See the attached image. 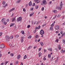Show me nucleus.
I'll use <instances>...</instances> for the list:
<instances>
[{"label":"nucleus","instance_id":"1","mask_svg":"<svg viewBox=\"0 0 65 65\" xmlns=\"http://www.w3.org/2000/svg\"><path fill=\"white\" fill-rule=\"evenodd\" d=\"M60 7H59L58 6H56V9L61 10V9L62 8V7H63V6H62V4L61 5H60Z\"/></svg>","mask_w":65,"mask_h":65},{"label":"nucleus","instance_id":"2","mask_svg":"<svg viewBox=\"0 0 65 65\" xmlns=\"http://www.w3.org/2000/svg\"><path fill=\"white\" fill-rule=\"evenodd\" d=\"M40 33L41 35H42L41 37H43V34H44V31H43V30H41Z\"/></svg>","mask_w":65,"mask_h":65},{"label":"nucleus","instance_id":"3","mask_svg":"<svg viewBox=\"0 0 65 65\" xmlns=\"http://www.w3.org/2000/svg\"><path fill=\"white\" fill-rule=\"evenodd\" d=\"M17 20V22H19V21L20 22H21L22 21V18L21 17H20L18 18Z\"/></svg>","mask_w":65,"mask_h":65},{"label":"nucleus","instance_id":"4","mask_svg":"<svg viewBox=\"0 0 65 65\" xmlns=\"http://www.w3.org/2000/svg\"><path fill=\"white\" fill-rule=\"evenodd\" d=\"M9 37L8 36H6V41H9Z\"/></svg>","mask_w":65,"mask_h":65},{"label":"nucleus","instance_id":"5","mask_svg":"<svg viewBox=\"0 0 65 65\" xmlns=\"http://www.w3.org/2000/svg\"><path fill=\"white\" fill-rule=\"evenodd\" d=\"M5 45H4V44H2L0 45V48H3L5 47Z\"/></svg>","mask_w":65,"mask_h":65},{"label":"nucleus","instance_id":"6","mask_svg":"<svg viewBox=\"0 0 65 65\" xmlns=\"http://www.w3.org/2000/svg\"><path fill=\"white\" fill-rule=\"evenodd\" d=\"M24 37L23 36L21 37V42L23 43L24 42Z\"/></svg>","mask_w":65,"mask_h":65},{"label":"nucleus","instance_id":"7","mask_svg":"<svg viewBox=\"0 0 65 65\" xmlns=\"http://www.w3.org/2000/svg\"><path fill=\"white\" fill-rule=\"evenodd\" d=\"M42 4H44V5H46L47 4V2H46L45 0H43L42 1Z\"/></svg>","mask_w":65,"mask_h":65},{"label":"nucleus","instance_id":"8","mask_svg":"<svg viewBox=\"0 0 65 65\" xmlns=\"http://www.w3.org/2000/svg\"><path fill=\"white\" fill-rule=\"evenodd\" d=\"M21 55H18L17 57V59H18L19 60V59H20V58H21Z\"/></svg>","mask_w":65,"mask_h":65},{"label":"nucleus","instance_id":"9","mask_svg":"<svg viewBox=\"0 0 65 65\" xmlns=\"http://www.w3.org/2000/svg\"><path fill=\"white\" fill-rule=\"evenodd\" d=\"M1 21L2 23H4L5 21V19L4 18L2 19Z\"/></svg>","mask_w":65,"mask_h":65},{"label":"nucleus","instance_id":"10","mask_svg":"<svg viewBox=\"0 0 65 65\" xmlns=\"http://www.w3.org/2000/svg\"><path fill=\"white\" fill-rule=\"evenodd\" d=\"M60 27L58 25L56 26L55 27V29L56 30H58L59 29Z\"/></svg>","mask_w":65,"mask_h":65},{"label":"nucleus","instance_id":"11","mask_svg":"<svg viewBox=\"0 0 65 65\" xmlns=\"http://www.w3.org/2000/svg\"><path fill=\"white\" fill-rule=\"evenodd\" d=\"M52 11L55 13H57V10H54Z\"/></svg>","mask_w":65,"mask_h":65},{"label":"nucleus","instance_id":"12","mask_svg":"<svg viewBox=\"0 0 65 65\" xmlns=\"http://www.w3.org/2000/svg\"><path fill=\"white\" fill-rule=\"evenodd\" d=\"M59 57L58 56L57 57L56 60L55 61V63H56V62H58V60H59Z\"/></svg>","mask_w":65,"mask_h":65},{"label":"nucleus","instance_id":"13","mask_svg":"<svg viewBox=\"0 0 65 65\" xmlns=\"http://www.w3.org/2000/svg\"><path fill=\"white\" fill-rule=\"evenodd\" d=\"M41 1L40 0H37L35 2L36 3H39V2H40Z\"/></svg>","mask_w":65,"mask_h":65},{"label":"nucleus","instance_id":"14","mask_svg":"<svg viewBox=\"0 0 65 65\" xmlns=\"http://www.w3.org/2000/svg\"><path fill=\"white\" fill-rule=\"evenodd\" d=\"M42 56V53H41L40 52L39 53V57H41Z\"/></svg>","mask_w":65,"mask_h":65},{"label":"nucleus","instance_id":"15","mask_svg":"<svg viewBox=\"0 0 65 65\" xmlns=\"http://www.w3.org/2000/svg\"><path fill=\"white\" fill-rule=\"evenodd\" d=\"M29 6H31L32 5V2L31 1H30L29 4Z\"/></svg>","mask_w":65,"mask_h":65},{"label":"nucleus","instance_id":"16","mask_svg":"<svg viewBox=\"0 0 65 65\" xmlns=\"http://www.w3.org/2000/svg\"><path fill=\"white\" fill-rule=\"evenodd\" d=\"M8 61H5L4 62V64L5 65H6V64H7V63H8Z\"/></svg>","mask_w":65,"mask_h":65},{"label":"nucleus","instance_id":"17","mask_svg":"<svg viewBox=\"0 0 65 65\" xmlns=\"http://www.w3.org/2000/svg\"><path fill=\"white\" fill-rule=\"evenodd\" d=\"M58 48L59 49V50H60L61 49V46L60 45H58Z\"/></svg>","mask_w":65,"mask_h":65},{"label":"nucleus","instance_id":"18","mask_svg":"<svg viewBox=\"0 0 65 65\" xmlns=\"http://www.w3.org/2000/svg\"><path fill=\"white\" fill-rule=\"evenodd\" d=\"M15 18H12L11 20L12 22H13V21H15Z\"/></svg>","mask_w":65,"mask_h":65},{"label":"nucleus","instance_id":"19","mask_svg":"<svg viewBox=\"0 0 65 65\" xmlns=\"http://www.w3.org/2000/svg\"><path fill=\"white\" fill-rule=\"evenodd\" d=\"M21 33H22V34H23V35H24V34H25L24 31L23 30L21 31Z\"/></svg>","mask_w":65,"mask_h":65},{"label":"nucleus","instance_id":"20","mask_svg":"<svg viewBox=\"0 0 65 65\" xmlns=\"http://www.w3.org/2000/svg\"><path fill=\"white\" fill-rule=\"evenodd\" d=\"M41 46H43V43L42 42H40Z\"/></svg>","mask_w":65,"mask_h":65},{"label":"nucleus","instance_id":"21","mask_svg":"<svg viewBox=\"0 0 65 65\" xmlns=\"http://www.w3.org/2000/svg\"><path fill=\"white\" fill-rule=\"evenodd\" d=\"M9 46H11V47H14V46H12L13 45V44H9Z\"/></svg>","mask_w":65,"mask_h":65},{"label":"nucleus","instance_id":"22","mask_svg":"<svg viewBox=\"0 0 65 65\" xmlns=\"http://www.w3.org/2000/svg\"><path fill=\"white\" fill-rule=\"evenodd\" d=\"M27 57V55H25L24 57V59H26Z\"/></svg>","mask_w":65,"mask_h":65},{"label":"nucleus","instance_id":"23","mask_svg":"<svg viewBox=\"0 0 65 65\" xmlns=\"http://www.w3.org/2000/svg\"><path fill=\"white\" fill-rule=\"evenodd\" d=\"M19 63V61H15V65H17V64H18Z\"/></svg>","mask_w":65,"mask_h":65},{"label":"nucleus","instance_id":"24","mask_svg":"<svg viewBox=\"0 0 65 65\" xmlns=\"http://www.w3.org/2000/svg\"><path fill=\"white\" fill-rule=\"evenodd\" d=\"M62 42L64 44H65V39L62 40Z\"/></svg>","mask_w":65,"mask_h":65},{"label":"nucleus","instance_id":"25","mask_svg":"<svg viewBox=\"0 0 65 65\" xmlns=\"http://www.w3.org/2000/svg\"><path fill=\"white\" fill-rule=\"evenodd\" d=\"M3 23L4 25H6V24H7V22H6L5 21L4 22H3Z\"/></svg>","mask_w":65,"mask_h":65},{"label":"nucleus","instance_id":"26","mask_svg":"<svg viewBox=\"0 0 65 65\" xmlns=\"http://www.w3.org/2000/svg\"><path fill=\"white\" fill-rule=\"evenodd\" d=\"M19 35H16L15 36V38H18L19 37Z\"/></svg>","mask_w":65,"mask_h":65},{"label":"nucleus","instance_id":"27","mask_svg":"<svg viewBox=\"0 0 65 65\" xmlns=\"http://www.w3.org/2000/svg\"><path fill=\"white\" fill-rule=\"evenodd\" d=\"M61 53H64V52H65V51H64V50H61Z\"/></svg>","mask_w":65,"mask_h":65},{"label":"nucleus","instance_id":"28","mask_svg":"<svg viewBox=\"0 0 65 65\" xmlns=\"http://www.w3.org/2000/svg\"><path fill=\"white\" fill-rule=\"evenodd\" d=\"M2 3H3V5H5V1H3Z\"/></svg>","mask_w":65,"mask_h":65},{"label":"nucleus","instance_id":"29","mask_svg":"<svg viewBox=\"0 0 65 65\" xmlns=\"http://www.w3.org/2000/svg\"><path fill=\"white\" fill-rule=\"evenodd\" d=\"M31 46H29L27 48V50H29V49H30V48H31Z\"/></svg>","mask_w":65,"mask_h":65},{"label":"nucleus","instance_id":"30","mask_svg":"<svg viewBox=\"0 0 65 65\" xmlns=\"http://www.w3.org/2000/svg\"><path fill=\"white\" fill-rule=\"evenodd\" d=\"M38 7H39L37 5L36 6V9H38Z\"/></svg>","mask_w":65,"mask_h":65},{"label":"nucleus","instance_id":"31","mask_svg":"<svg viewBox=\"0 0 65 65\" xmlns=\"http://www.w3.org/2000/svg\"><path fill=\"white\" fill-rule=\"evenodd\" d=\"M32 38V36H29V37H28V38L29 39V38Z\"/></svg>","mask_w":65,"mask_h":65},{"label":"nucleus","instance_id":"32","mask_svg":"<svg viewBox=\"0 0 65 65\" xmlns=\"http://www.w3.org/2000/svg\"><path fill=\"white\" fill-rule=\"evenodd\" d=\"M10 56H11V57H13V55H13V53H11L10 54Z\"/></svg>","mask_w":65,"mask_h":65},{"label":"nucleus","instance_id":"33","mask_svg":"<svg viewBox=\"0 0 65 65\" xmlns=\"http://www.w3.org/2000/svg\"><path fill=\"white\" fill-rule=\"evenodd\" d=\"M48 58H51V55L50 54H48Z\"/></svg>","mask_w":65,"mask_h":65},{"label":"nucleus","instance_id":"34","mask_svg":"<svg viewBox=\"0 0 65 65\" xmlns=\"http://www.w3.org/2000/svg\"><path fill=\"white\" fill-rule=\"evenodd\" d=\"M13 26H14V24H10V27H11Z\"/></svg>","mask_w":65,"mask_h":65},{"label":"nucleus","instance_id":"35","mask_svg":"<svg viewBox=\"0 0 65 65\" xmlns=\"http://www.w3.org/2000/svg\"><path fill=\"white\" fill-rule=\"evenodd\" d=\"M56 18H57V15H56L55 16V17L53 19V20H54L55 19H56Z\"/></svg>","mask_w":65,"mask_h":65},{"label":"nucleus","instance_id":"36","mask_svg":"<svg viewBox=\"0 0 65 65\" xmlns=\"http://www.w3.org/2000/svg\"><path fill=\"white\" fill-rule=\"evenodd\" d=\"M53 27H50V30H53Z\"/></svg>","mask_w":65,"mask_h":65},{"label":"nucleus","instance_id":"37","mask_svg":"<svg viewBox=\"0 0 65 65\" xmlns=\"http://www.w3.org/2000/svg\"><path fill=\"white\" fill-rule=\"evenodd\" d=\"M58 41H59V40L57 39L56 40H55V42H58Z\"/></svg>","mask_w":65,"mask_h":65},{"label":"nucleus","instance_id":"38","mask_svg":"<svg viewBox=\"0 0 65 65\" xmlns=\"http://www.w3.org/2000/svg\"><path fill=\"white\" fill-rule=\"evenodd\" d=\"M41 27V26H40L39 25L38 26V29H40V27Z\"/></svg>","mask_w":65,"mask_h":65},{"label":"nucleus","instance_id":"39","mask_svg":"<svg viewBox=\"0 0 65 65\" xmlns=\"http://www.w3.org/2000/svg\"><path fill=\"white\" fill-rule=\"evenodd\" d=\"M20 2L18 0L16 2V3H20Z\"/></svg>","mask_w":65,"mask_h":65},{"label":"nucleus","instance_id":"40","mask_svg":"<svg viewBox=\"0 0 65 65\" xmlns=\"http://www.w3.org/2000/svg\"><path fill=\"white\" fill-rule=\"evenodd\" d=\"M44 7H42V8L41 10L42 11H43V10H44Z\"/></svg>","mask_w":65,"mask_h":65},{"label":"nucleus","instance_id":"41","mask_svg":"<svg viewBox=\"0 0 65 65\" xmlns=\"http://www.w3.org/2000/svg\"><path fill=\"white\" fill-rule=\"evenodd\" d=\"M30 25H28L27 26V28H30Z\"/></svg>","mask_w":65,"mask_h":65},{"label":"nucleus","instance_id":"42","mask_svg":"<svg viewBox=\"0 0 65 65\" xmlns=\"http://www.w3.org/2000/svg\"><path fill=\"white\" fill-rule=\"evenodd\" d=\"M46 60V59L45 58V57H44L43 58V60L45 61V60Z\"/></svg>","mask_w":65,"mask_h":65},{"label":"nucleus","instance_id":"43","mask_svg":"<svg viewBox=\"0 0 65 65\" xmlns=\"http://www.w3.org/2000/svg\"><path fill=\"white\" fill-rule=\"evenodd\" d=\"M6 21L7 22H8L9 21V20L8 19H7L6 20Z\"/></svg>","mask_w":65,"mask_h":65},{"label":"nucleus","instance_id":"44","mask_svg":"<svg viewBox=\"0 0 65 65\" xmlns=\"http://www.w3.org/2000/svg\"><path fill=\"white\" fill-rule=\"evenodd\" d=\"M7 4H5V6H4V7H6V6H7Z\"/></svg>","mask_w":65,"mask_h":65},{"label":"nucleus","instance_id":"45","mask_svg":"<svg viewBox=\"0 0 65 65\" xmlns=\"http://www.w3.org/2000/svg\"><path fill=\"white\" fill-rule=\"evenodd\" d=\"M36 47H37V46H34V47L33 48L34 49H35V48H36Z\"/></svg>","mask_w":65,"mask_h":65},{"label":"nucleus","instance_id":"46","mask_svg":"<svg viewBox=\"0 0 65 65\" xmlns=\"http://www.w3.org/2000/svg\"><path fill=\"white\" fill-rule=\"evenodd\" d=\"M2 35V32H0V37Z\"/></svg>","mask_w":65,"mask_h":65},{"label":"nucleus","instance_id":"47","mask_svg":"<svg viewBox=\"0 0 65 65\" xmlns=\"http://www.w3.org/2000/svg\"><path fill=\"white\" fill-rule=\"evenodd\" d=\"M23 11L24 12H25L26 11V9L25 8H24L23 9Z\"/></svg>","mask_w":65,"mask_h":65},{"label":"nucleus","instance_id":"48","mask_svg":"<svg viewBox=\"0 0 65 65\" xmlns=\"http://www.w3.org/2000/svg\"><path fill=\"white\" fill-rule=\"evenodd\" d=\"M34 22V21L33 20L31 21V24L32 25H33V24Z\"/></svg>","mask_w":65,"mask_h":65},{"label":"nucleus","instance_id":"49","mask_svg":"<svg viewBox=\"0 0 65 65\" xmlns=\"http://www.w3.org/2000/svg\"><path fill=\"white\" fill-rule=\"evenodd\" d=\"M32 6H35V3H34L33 4H32Z\"/></svg>","mask_w":65,"mask_h":65},{"label":"nucleus","instance_id":"50","mask_svg":"<svg viewBox=\"0 0 65 65\" xmlns=\"http://www.w3.org/2000/svg\"><path fill=\"white\" fill-rule=\"evenodd\" d=\"M36 22H37V21H35L34 22V25H35V24H36Z\"/></svg>","mask_w":65,"mask_h":65},{"label":"nucleus","instance_id":"51","mask_svg":"<svg viewBox=\"0 0 65 65\" xmlns=\"http://www.w3.org/2000/svg\"><path fill=\"white\" fill-rule=\"evenodd\" d=\"M45 25H45V24H43V25H42V27H44V26H45Z\"/></svg>","mask_w":65,"mask_h":65},{"label":"nucleus","instance_id":"52","mask_svg":"<svg viewBox=\"0 0 65 65\" xmlns=\"http://www.w3.org/2000/svg\"><path fill=\"white\" fill-rule=\"evenodd\" d=\"M54 26V25L53 24H52L51 25V26L52 28H53V26Z\"/></svg>","mask_w":65,"mask_h":65},{"label":"nucleus","instance_id":"53","mask_svg":"<svg viewBox=\"0 0 65 65\" xmlns=\"http://www.w3.org/2000/svg\"><path fill=\"white\" fill-rule=\"evenodd\" d=\"M44 53H45L46 52V50H45V49H44Z\"/></svg>","mask_w":65,"mask_h":65},{"label":"nucleus","instance_id":"54","mask_svg":"<svg viewBox=\"0 0 65 65\" xmlns=\"http://www.w3.org/2000/svg\"><path fill=\"white\" fill-rule=\"evenodd\" d=\"M33 14H32V13H31V14H30V17H31L32 15H33Z\"/></svg>","mask_w":65,"mask_h":65},{"label":"nucleus","instance_id":"55","mask_svg":"<svg viewBox=\"0 0 65 65\" xmlns=\"http://www.w3.org/2000/svg\"><path fill=\"white\" fill-rule=\"evenodd\" d=\"M63 33V31H62L60 32V34H62V33Z\"/></svg>","mask_w":65,"mask_h":65},{"label":"nucleus","instance_id":"56","mask_svg":"<svg viewBox=\"0 0 65 65\" xmlns=\"http://www.w3.org/2000/svg\"><path fill=\"white\" fill-rule=\"evenodd\" d=\"M15 9V8H13L12 9V10L13 11Z\"/></svg>","mask_w":65,"mask_h":65},{"label":"nucleus","instance_id":"57","mask_svg":"<svg viewBox=\"0 0 65 65\" xmlns=\"http://www.w3.org/2000/svg\"><path fill=\"white\" fill-rule=\"evenodd\" d=\"M4 64V62H2L1 64L0 65H3Z\"/></svg>","mask_w":65,"mask_h":65},{"label":"nucleus","instance_id":"58","mask_svg":"<svg viewBox=\"0 0 65 65\" xmlns=\"http://www.w3.org/2000/svg\"><path fill=\"white\" fill-rule=\"evenodd\" d=\"M39 22H38L37 23H36V25H38V24H39Z\"/></svg>","mask_w":65,"mask_h":65},{"label":"nucleus","instance_id":"59","mask_svg":"<svg viewBox=\"0 0 65 65\" xmlns=\"http://www.w3.org/2000/svg\"><path fill=\"white\" fill-rule=\"evenodd\" d=\"M41 48H39V51H41Z\"/></svg>","mask_w":65,"mask_h":65},{"label":"nucleus","instance_id":"60","mask_svg":"<svg viewBox=\"0 0 65 65\" xmlns=\"http://www.w3.org/2000/svg\"><path fill=\"white\" fill-rule=\"evenodd\" d=\"M50 51H51V52H52V49L51 48L50 49Z\"/></svg>","mask_w":65,"mask_h":65},{"label":"nucleus","instance_id":"61","mask_svg":"<svg viewBox=\"0 0 65 65\" xmlns=\"http://www.w3.org/2000/svg\"><path fill=\"white\" fill-rule=\"evenodd\" d=\"M14 27L15 29V28H17V26L16 25H15V26H14Z\"/></svg>","mask_w":65,"mask_h":65},{"label":"nucleus","instance_id":"62","mask_svg":"<svg viewBox=\"0 0 65 65\" xmlns=\"http://www.w3.org/2000/svg\"><path fill=\"white\" fill-rule=\"evenodd\" d=\"M41 65H45L44 64H43V62H42L41 63Z\"/></svg>","mask_w":65,"mask_h":65},{"label":"nucleus","instance_id":"63","mask_svg":"<svg viewBox=\"0 0 65 65\" xmlns=\"http://www.w3.org/2000/svg\"><path fill=\"white\" fill-rule=\"evenodd\" d=\"M21 64L20 65H23V62H21Z\"/></svg>","mask_w":65,"mask_h":65},{"label":"nucleus","instance_id":"64","mask_svg":"<svg viewBox=\"0 0 65 65\" xmlns=\"http://www.w3.org/2000/svg\"><path fill=\"white\" fill-rule=\"evenodd\" d=\"M38 40H37V39H36L35 40V41L36 42H37V41Z\"/></svg>","mask_w":65,"mask_h":65}]
</instances>
